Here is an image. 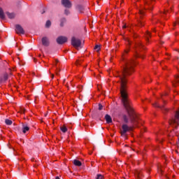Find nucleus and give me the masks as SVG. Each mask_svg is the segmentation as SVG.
I'll use <instances>...</instances> for the list:
<instances>
[{"label":"nucleus","instance_id":"nucleus-28","mask_svg":"<svg viewBox=\"0 0 179 179\" xmlns=\"http://www.w3.org/2000/svg\"><path fill=\"white\" fill-rule=\"evenodd\" d=\"M94 50H96V51H100V45H96L94 47Z\"/></svg>","mask_w":179,"mask_h":179},{"label":"nucleus","instance_id":"nucleus-33","mask_svg":"<svg viewBox=\"0 0 179 179\" xmlns=\"http://www.w3.org/2000/svg\"><path fill=\"white\" fill-rule=\"evenodd\" d=\"M165 5H166V6H167V5H169V6H170L171 5V1H168Z\"/></svg>","mask_w":179,"mask_h":179},{"label":"nucleus","instance_id":"nucleus-43","mask_svg":"<svg viewBox=\"0 0 179 179\" xmlns=\"http://www.w3.org/2000/svg\"><path fill=\"white\" fill-rule=\"evenodd\" d=\"M44 13H45V11H43V12L42 13V15L44 14Z\"/></svg>","mask_w":179,"mask_h":179},{"label":"nucleus","instance_id":"nucleus-18","mask_svg":"<svg viewBox=\"0 0 179 179\" xmlns=\"http://www.w3.org/2000/svg\"><path fill=\"white\" fill-rule=\"evenodd\" d=\"M65 23H66V18L63 17L60 20V27H64V24H65Z\"/></svg>","mask_w":179,"mask_h":179},{"label":"nucleus","instance_id":"nucleus-1","mask_svg":"<svg viewBox=\"0 0 179 179\" xmlns=\"http://www.w3.org/2000/svg\"><path fill=\"white\" fill-rule=\"evenodd\" d=\"M135 59H131L128 60L127 59H122L124 65L123 71H117L115 74V78H120L121 82L120 94L122 101L132 124V127L127 126L125 124L122 125V130L120 131L122 136H127V132L132 131L134 128L139 127V124H141V119L138 116V114H136V112H135L132 102L128 98V93H127V84L128 83L127 76H131L135 72V66L138 65V62Z\"/></svg>","mask_w":179,"mask_h":179},{"label":"nucleus","instance_id":"nucleus-39","mask_svg":"<svg viewBox=\"0 0 179 179\" xmlns=\"http://www.w3.org/2000/svg\"><path fill=\"white\" fill-rule=\"evenodd\" d=\"M9 149H13V147L8 146Z\"/></svg>","mask_w":179,"mask_h":179},{"label":"nucleus","instance_id":"nucleus-37","mask_svg":"<svg viewBox=\"0 0 179 179\" xmlns=\"http://www.w3.org/2000/svg\"><path fill=\"white\" fill-rule=\"evenodd\" d=\"M51 78L54 79V74H51Z\"/></svg>","mask_w":179,"mask_h":179},{"label":"nucleus","instance_id":"nucleus-19","mask_svg":"<svg viewBox=\"0 0 179 179\" xmlns=\"http://www.w3.org/2000/svg\"><path fill=\"white\" fill-rule=\"evenodd\" d=\"M28 131H30V127H29V126H23L22 127L23 134H26V132H28Z\"/></svg>","mask_w":179,"mask_h":179},{"label":"nucleus","instance_id":"nucleus-25","mask_svg":"<svg viewBox=\"0 0 179 179\" xmlns=\"http://www.w3.org/2000/svg\"><path fill=\"white\" fill-rule=\"evenodd\" d=\"M96 179H104V176H103L101 174H97Z\"/></svg>","mask_w":179,"mask_h":179},{"label":"nucleus","instance_id":"nucleus-20","mask_svg":"<svg viewBox=\"0 0 179 179\" xmlns=\"http://www.w3.org/2000/svg\"><path fill=\"white\" fill-rule=\"evenodd\" d=\"M83 62V61L82 59H77L76 61V66H80V65H82V63Z\"/></svg>","mask_w":179,"mask_h":179},{"label":"nucleus","instance_id":"nucleus-22","mask_svg":"<svg viewBox=\"0 0 179 179\" xmlns=\"http://www.w3.org/2000/svg\"><path fill=\"white\" fill-rule=\"evenodd\" d=\"M19 113H20L21 114H26V108L20 107Z\"/></svg>","mask_w":179,"mask_h":179},{"label":"nucleus","instance_id":"nucleus-13","mask_svg":"<svg viewBox=\"0 0 179 179\" xmlns=\"http://www.w3.org/2000/svg\"><path fill=\"white\" fill-rule=\"evenodd\" d=\"M105 120L107 124H111V122H113V119L111 118V116H110L109 115H106Z\"/></svg>","mask_w":179,"mask_h":179},{"label":"nucleus","instance_id":"nucleus-7","mask_svg":"<svg viewBox=\"0 0 179 179\" xmlns=\"http://www.w3.org/2000/svg\"><path fill=\"white\" fill-rule=\"evenodd\" d=\"M62 4L64 8H67V9L72 8V3L69 0H62Z\"/></svg>","mask_w":179,"mask_h":179},{"label":"nucleus","instance_id":"nucleus-44","mask_svg":"<svg viewBox=\"0 0 179 179\" xmlns=\"http://www.w3.org/2000/svg\"><path fill=\"white\" fill-rule=\"evenodd\" d=\"M158 1H162V0H158Z\"/></svg>","mask_w":179,"mask_h":179},{"label":"nucleus","instance_id":"nucleus-3","mask_svg":"<svg viewBox=\"0 0 179 179\" xmlns=\"http://www.w3.org/2000/svg\"><path fill=\"white\" fill-rule=\"evenodd\" d=\"M169 12H173V6L170 7V10L164 9V11H160L159 14L152 16V22L153 24L160 23V17H162L165 20H167L169 16Z\"/></svg>","mask_w":179,"mask_h":179},{"label":"nucleus","instance_id":"nucleus-4","mask_svg":"<svg viewBox=\"0 0 179 179\" xmlns=\"http://www.w3.org/2000/svg\"><path fill=\"white\" fill-rule=\"evenodd\" d=\"M71 45H73V47L75 48H78L82 45V41H80V39L73 37L71 38Z\"/></svg>","mask_w":179,"mask_h":179},{"label":"nucleus","instance_id":"nucleus-14","mask_svg":"<svg viewBox=\"0 0 179 179\" xmlns=\"http://www.w3.org/2000/svg\"><path fill=\"white\" fill-rule=\"evenodd\" d=\"M0 19L2 20H5V13L3 12V9L0 7Z\"/></svg>","mask_w":179,"mask_h":179},{"label":"nucleus","instance_id":"nucleus-34","mask_svg":"<svg viewBox=\"0 0 179 179\" xmlns=\"http://www.w3.org/2000/svg\"><path fill=\"white\" fill-rule=\"evenodd\" d=\"M176 82H177V83H179V76L177 77Z\"/></svg>","mask_w":179,"mask_h":179},{"label":"nucleus","instance_id":"nucleus-38","mask_svg":"<svg viewBox=\"0 0 179 179\" xmlns=\"http://www.w3.org/2000/svg\"><path fill=\"white\" fill-rule=\"evenodd\" d=\"M152 31H154V33H156V29H153Z\"/></svg>","mask_w":179,"mask_h":179},{"label":"nucleus","instance_id":"nucleus-30","mask_svg":"<svg viewBox=\"0 0 179 179\" xmlns=\"http://www.w3.org/2000/svg\"><path fill=\"white\" fill-rule=\"evenodd\" d=\"M55 66H57V65H58V64L59 63V60H58V59H55Z\"/></svg>","mask_w":179,"mask_h":179},{"label":"nucleus","instance_id":"nucleus-35","mask_svg":"<svg viewBox=\"0 0 179 179\" xmlns=\"http://www.w3.org/2000/svg\"><path fill=\"white\" fill-rule=\"evenodd\" d=\"M31 162H36V159L31 158Z\"/></svg>","mask_w":179,"mask_h":179},{"label":"nucleus","instance_id":"nucleus-15","mask_svg":"<svg viewBox=\"0 0 179 179\" xmlns=\"http://www.w3.org/2000/svg\"><path fill=\"white\" fill-rule=\"evenodd\" d=\"M60 131H62L63 134H66V132H68V128L65 124H64L63 126L60 127Z\"/></svg>","mask_w":179,"mask_h":179},{"label":"nucleus","instance_id":"nucleus-8","mask_svg":"<svg viewBox=\"0 0 179 179\" xmlns=\"http://www.w3.org/2000/svg\"><path fill=\"white\" fill-rule=\"evenodd\" d=\"M15 33L17 34H24V29L20 26V24L15 25Z\"/></svg>","mask_w":179,"mask_h":179},{"label":"nucleus","instance_id":"nucleus-9","mask_svg":"<svg viewBox=\"0 0 179 179\" xmlns=\"http://www.w3.org/2000/svg\"><path fill=\"white\" fill-rule=\"evenodd\" d=\"M152 106H153V107H155L156 108H161L163 110V113H164V114H166V113L169 112V109L165 108L164 105L160 106L159 103H155L152 104Z\"/></svg>","mask_w":179,"mask_h":179},{"label":"nucleus","instance_id":"nucleus-16","mask_svg":"<svg viewBox=\"0 0 179 179\" xmlns=\"http://www.w3.org/2000/svg\"><path fill=\"white\" fill-rule=\"evenodd\" d=\"M6 14L7 15L8 19H15V13L7 11L6 12Z\"/></svg>","mask_w":179,"mask_h":179},{"label":"nucleus","instance_id":"nucleus-11","mask_svg":"<svg viewBox=\"0 0 179 179\" xmlns=\"http://www.w3.org/2000/svg\"><path fill=\"white\" fill-rule=\"evenodd\" d=\"M9 78V75H8V73H6L3 75V76L0 77V83H4V82H6Z\"/></svg>","mask_w":179,"mask_h":179},{"label":"nucleus","instance_id":"nucleus-12","mask_svg":"<svg viewBox=\"0 0 179 179\" xmlns=\"http://www.w3.org/2000/svg\"><path fill=\"white\" fill-rule=\"evenodd\" d=\"M145 41H146V44H149V38H150V37H152V35L150 34V32H149L148 31H147L145 34Z\"/></svg>","mask_w":179,"mask_h":179},{"label":"nucleus","instance_id":"nucleus-17","mask_svg":"<svg viewBox=\"0 0 179 179\" xmlns=\"http://www.w3.org/2000/svg\"><path fill=\"white\" fill-rule=\"evenodd\" d=\"M73 164L74 166H77V167H80V166H82V162L78 159H74Z\"/></svg>","mask_w":179,"mask_h":179},{"label":"nucleus","instance_id":"nucleus-32","mask_svg":"<svg viewBox=\"0 0 179 179\" xmlns=\"http://www.w3.org/2000/svg\"><path fill=\"white\" fill-rule=\"evenodd\" d=\"M99 110H103V105H101V103H99Z\"/></svg>","mask_w":179,"mask_h":179},{"label":"nucleus","instance_id":"nucleus-21","mask_svg":"<svg viewBox=\"0 0 179 179\" xmlns=\"http://www.w3.org/2000/svg\"><path fill=\"white\" fill-rule=\"evenodd\" d=\"M45 27H46L47 29L51 27V21H50V20H48L46 21Z\"/></svg>","mask_w":179,"mask_h":179},{"label":"nucleus","instance_id":"nucleus-29","mask_svg":"<svg viewBox=\"0 0 179 179\" xmlns=\"http://www.w3.org/2000/svg\"><path fill=\"white\" fill-rule=\"evenodd\" d=\"M78 88L79 89L80 92H82V90H83V85H78Z\"/></svg>","mask_w":179,"mask_h":179},{"label":"nucleus","instance_id":"nucleus-40","mask_svg":"<svg viewBox=\"0 0 179 179\" xmlns=\"http://www.w3.org/2000/svg\"><path fill=\"white\" fill-rule=\"evenodd\" d=\"M55 179H60V178H59V176H57V177L55 178Z\"/></svg>","mask_w":179,"mask_h":179},{"label":"nucleus","instance_id":"nucleus-42","mask_svg":"<svg viewBox=\"0 0 179 179\" xmlns=\"http://www.w3.org/2000/svg\"><path fill=\"white\" fill-rule=\"evenodd\" d=\"M66 87H68V89H69V86L68 85H66Z\"/></svg>","mask_w":179,"mask_h":179},{"label":"nucleus","instance_id":"nucleus-5","mask_svg":"<svg viewBox=\"0 0 179 179\" xmlns=\"http://www.w3.org/2000/svg\"><path fill=\"white\" fill-rule=\"evenodd\" d=\"M134 176L136 179H143V171L141 169H135Z\"/></svg>","mask_w":179,"mask_h":179},{"label":"nucleus","instance_id":"nucleus-36","mask_svg":"<svg viewBox=\"0 0 179 179\" xmlns=\"http://www.w3.org/2000/svg\"><path fill=\"white\" fill-rule=\"evenodd\" d=\"M164 105L167 104V102L166 101H163Z\"/></svg>","mask_w":179,"mask_h":179},{"label":"nucleus","instance_id":"nucleus-6","mask_svg":"<svg viewBox=\"0 0 179 179\" xmlns=\"http://www.w3.org/2000/svg\"><path fill=\"white\" fill-rule=\"evenodd\" d=\"M68 41V38L65 37V36H59L57 38V44H65V43H66Z\"/></svg>","mask_w":179,"mask_h":179},{"label":"nucleus","instance_id":"nucleus-31","mask_svg":"<svg viewBox=\"0 0 179 179\" xmlns=\"http://www.w3.org/2000/svg\"><path fill=\"white\" fill-rule=\"evenodd\" d=\"M57 76H59V70L58 69V68L56 69V72H55Z\"/></svg>","mask_w":179,"mask_h":179},{"label":"nucleus","instance_id":"nucleus-24","mask_svg":"<svg viewBox=\"0 0 179 179\" xmlns=\"http://www.w3.org/2000/svg\"><path fill=\"white\" fill-rule=\"evenodd\" d=\"M5 122H6V125H12V124H13L12 120H9V119H6V120H5Z\"/></svg>","mask_w":179,"mask_h":179},{"label":"nucleus","instance_id":"nucleus-23","mask_svg":"<svg viewBox=\"0 0 179 179\" xmlns=\"http://www.w3.org/2000/svg\"><path fill=\"white\" fill-rule=\"evenodd\" d=\"M123 121L124 122H125V124H128L129 122L128 116H127L126 115H123Z\"/></svg>","mask_w":179,"mask_h":179},{"label":"nucleus","instance_id":"nucleus-27","mask_svg":"<svg viewBox=\"0 0 179 179\" xmlns=\"http://www.w3.org/2000/svg\"><path fill=\"white\" fill-rule=\"evenodd\" d=\"M69 13H71V12L69 11V9H65V10H64V15H66V16H68V15H69Z\"/></svg>","mask_w":179,"mask_h":179},{"label":"nucleus","instance_id":"nucleus-41","mask_svg":"<svg viewBox=\"0 0 179 179\" xmlns=\"http://www.w3.org/2000/svg\"><path fill=\"white\" fill-rule=\"evenodd\" d=\"M23 160H24V158H22L21 159V161L23 162Z\"/></svg>","mask_w":179,"mask_h":179},{"label":"nucleus","instance_id":"nucleus-26","mask_svg":"<svg viewBox=\"0 0 179 179\" xmlns=\"http://www.w3.org/2000/svg\"><path fill=\"white\" fill-rule=\"evenodd\" d=\"M179 25V18L176 20V22H173V27H176V26Z\"/></svg>","mask_w":179,"mask_h":179},{"label":"nucleus","instance_id":"nucleus-10","mask_svg":"<svg viewBox=\"0 0 179 179\" xmlns=\"http://www.w3.org/2000/svg\"><path fill=\"white\" fill-rule=\"evenodd\" d=\"M41 41L42 45H44V47H48L50 45V40L47 36L43 37Z\"/></svg>","mask_w":179,"mask_h":179},{"label":"nucleus","instance_id":"nucleus-2","mask_svg":"<svg viewBox=\"0 0 179 179\" xmlns=\"http://www.w3.org/2000/svg\"><path fill=\"white\" fill-rule=\"evenodd\" d=\"M144 1V9H140L138 10V13L136 14L137 22L134 24H124L122 26V29H127L131 33V36L134 40L138 38L139 36L136 34V30L141 27H143L145 26V23L146 22V19L145 18L146 16V13L145 10H152L155 8V5L156 4V0H143Z\"/></svg>","mask_w":179,"mask_h":179}]
</instances>
